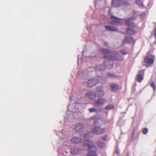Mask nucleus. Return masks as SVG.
Wrapping results in <instances>:
<instances>
[{"mask_svg": "<svg viewBox=\"0 0 156 156\" xmlns=\"http://www.w3.org/2000/svg\"><path fill=\"white\" fill-rule=\"evenodd\" d=\"M90 133H89L84 135V138L85 140L84 145L88 147V150L89 152L87 156H97L96 152L97 151V147L93 144V142L89 140Z\"/></svg>", "mask_w": 156, "mask_h": 156, "instance_id": "1", "label": "nucleus"}, {"mask_svg": "<svg viewBox=\"0 0 156 156\" xmlns=\"http://www.w3.org/2000/svg\"><path fill=\"white\" fill-rule=\"evenodd\" d=\"M100 51L101 53L105 54L104 55V58L106 60H109V62H104L103 64L105 67H107V68L109 69L112 68L113 67L114 65L113 62H112L109 64H108V63H109L110 62H111L112 61L116 60V58L115 56L111 55H106L112 53H114V52L108 49L104 48L101 49L100 50Z\"/></svg>", "mask_w": 156, "mask_h": 156, "instance_id": "2", "label": "nucleus"}, {"mask_svg": "<svg viewBox=\"0 0 156 156\" xmlns=\"http://www.w3.org/2000/svg\"><path fill=\"white\" fill-rule=\"evenodd\" d=\"M111 10H109V14L111 15V18L112 20L110 21V23L111 24H114L116 25H120L122 24V23L120 21V19L114 16L111 15L110 12Z\"/></svg>", "mask_w": 156, "mask_h": 156, "instance_id": "3", "label": "nucleus"}, {"mask_svg": "<svg viewBox=\"0 0 156 156\" xmlns=\"http://www.w3.org/2000/svg\"><path fill=\"white\" fill-rule=\"evenodd\" d=\"M105 132V128H102L98 126L92 128L91 129V133L97 135L103 134Z\"/></svg>", "mask_w": 156, "mask_h": 156, "instance_id": "4", "label": "nucleus"}, {"mask_svg": "<svg viewBox=\"0 0 156 156\" xmlns=\"http://www.w3.org/2000/svg\"><path fill=\"white\" fill-rule=\"evenodd\" d=\"M129 3L126 1H124L122 0H118L115 1L112 0V5L115 7H118L123 5H128Z\"/></svg>", "mask_w": 156, "mask_h": 156, "instance_id": "5", "label": "nucleus"}, {"mask_svg": "<svg viewBox=\"0 0 156 156\" xmlns=\"http://www.w3.org/2000/svg\"><path fill=\"white\" fill-rule=\"evenodd\" d=\"M98 82V80L97 79L92 78L89 80L87 83L88 86L91 87L96 85Z\"/></svg>", "mask_w": 156, "mask_h": 156, "instance_id": "6", "label": "nucleus"}, {"mask_svg": "<svg viewBox=\"0 0 156 156\" xmlns=\"http://www.w3.org/2000/svg\"><path fill=\"white\" fill-rule=\"evenodd\" d=\"M86 96L90 100H95L96 98V94L90 91H87Z\"/></svg>", "mask_w": 156, "mask_h": 156, "instance_id": "7", "label": "nucleus"}, {"mask_svg": "<svg viewBox=\"0 0 156 156\" xmlns=\"http://www.w3.org/2000/svg\"><path fill=\"white\" fill-rule=\"evenodd\" d=\"M155 60V57L154 56L152 55L150 57L146 56L144 58V61L145 62L149 64H152Z\"/></svg>", "mask_w": 156, "mask_h": 156, "instance_id": "8", "label": "nucleus"}, {"mask_svg": "<svg viewBox=\"0 0 156 156\" xmlns=\"http://www.w3.org/2000/svg\"><path fill=\"white\" fill-rule=\"evenodd\" d=\"M106 102V100L103 98H99L95 101V104L98 107H100L103 105Z\"/></svg>", "mask_w": 156, "mask_h": 156, "instance_id": "9", "label": "nucleus"}, {"mask_svg": "<svg viewBox=\"0 0 156 156\" xmlns=\"http://www.w3.org/2000/svg\"><path fill=\"white\" fill-rule=\"evenodd\" d=\"M84 128V125L82 123H78L75 126V129L78 133L82 131Z\"/></svg>", "mask_w": 156, "mask_h": 156, "instance_id": "10", "label": "nucleus"}, {"mask_svg": "<svg viewBox=\"0 0 156 156\" xmlns=\"http://www.w3.org/2000/svg\"><path fill=\"white\" fill-rule=\"evenodd\" d=\"M144 69L141 70L139 72L140 73L137 76V80L139 82H140L144 79Z\"/></svg>", "mask_w": 156, "mask_h": 156, "instance_id": "11", "label": "nucleus"}, {"mask_svg": "<svg viewBox=\"0 0 156 156\" xmlns=\"http://www.w3.org/2000/svg\"><path fill=\"white\" fill-rule=\"evenodd\" d=\"M110 87L111 90L113 92L116 91L119 89L118 85L116 83H111L110 85Z\"/></svg>", "mask_w": 156, "mask_h": 156, "instance_id": "12", "label": "nucleus"}, {"mask_svg": "<svg viewBox=\"0 0 156 156\" xmlns=\"http://www.w3.org/2000/svg\"><path fill=\"white\" fill-rule=\"evenodd\" d=\"M81 151V150L76 148H72L71 149L70 153L73 155L78 154Z\"/></svg>", "mask_w": 156, "mask_h": 156, "instance_id": "13", "label": "nucleus"}, {"mask_svg": "<svg viewBox=\"0 0 156 156\" xmlns=\"http://www.w3.org/2000/svg\"><path fill=\"white\" fill-rule=\"evenodd\" d=\"M130 28H133L135 27L134 23L130 20H127L125 23Z\"/></svg>", "mask_w": 156, "mask_h": 156, "instance_id": "14", "label": "nucleus"}, {"mask_svg": "<svg viewBox=\"0 0 156 156\" xmlns=\"http://www.w3.org/2000/svg\"><path fill=\"white\" fill-rule=\"evenodd\" d=\"M82 140L81 139L78 137H74L71 140V142L75 143H78L81 142Z\"/></svg>", "mask_w": 156, "mask_h": 156, "instance_id": "15", "label": "nucleus"}, {"mask_svg": "<svg viewBox=\"0 0 156 156\" xmlns=\"http://www.w3.org/2000/svg\"><path fill=\"white\" fill-rule=\"evenodd\" d=\"M105 28L106 30L109 31H117L118 30L117 28L111 26H106Z\"/></svg>", "mask_w": 156, "mask_h": 156, "instance_id": "16", "label": "nucleus"}, {"mask_svg": "<svg viewBox=\"0 0 156 156\" xmlns=\"http://www.w3.org/2000/svg\"><path fill=\"white\" fill-rule=\"evenodd\" d=\"M126 33L128 35H132L136 33L134 30L131 28H128L126 29Z\"/></svg>", "mask_w": 156, "mask_h": 156, "instance_id": "17", "label": "nucleus"}, {"mask_svg": "<svg viewBox=\"0 0 156 156\" xmlns=\"http://www.w3.org/2000/svg\"><path fill=\"white\" fill-rule=\"evenodd\" d=\"M96 91L97 92V94H98L99 97H103L104 96V93L103 90L101 89H100V90L97 89Z\"/></svg>", "mask_w": 156, "mask_h": 156, "instance_id": "18", "label": "nucleus"}, {"mask_svg": "<svg viewBox=\"0 0 156 156\" xmlns=\"http://www.w3.org/2000/svg\"><path fill=\"white\" fill-rule=\"evenodd\" d=\"M115 106L114 105L112 104H109L107 105L105 107V109L106 110H110L113 109L114 108Z\"/></svg>", "mask_w": 156, "mask_h": 156, "instance_id": "19", "label": "nucleus"}, {"mask_svg": "<svg viewBox=\"0 0 156 156\" xmlns=\"http://www.w3.org/2000/svg\"><path fill=\"white\" fill-rule=\"evenodd\" d=\"M97 145L100 148H103L105 146V143L101 142V141H98L97 143Z\"/></svg>", "mask_w": 156, "mask_h": 156, "instance_id": "20", "label": "nucleus"}, {"mask_svg": "<svg viewBox=\"0 0 156 156\" xmlns=\"http://www.w3.org/2000/svg\"><path fill=\"white\" fill-rule=\"evenodd\" d=\"M136 3L141 7H144V6L142 1L141 0H137L136 1Z\"/></svg>", "mask_w": 156, "mask_h": 156, "instance_id": "21", "label": "nucleus"}, {"mask_svg": "<svg viewBox=\"0 0 156 156\" xmlns=\"http://www.w3.org/2000/svg\"><path fill=\"white\" fill-rule=\"evenodd\" d=\"M107 75L110 78L112 79L116 77V75L112 73H107Z\"/></svg>", "mask_w": 156, "mask_h": 156, "instance_id": "22", "label": "nucleus"}, {"mask_svg": "<svg viewBox=\"0 0 156 156\" xmlns=\"http://www.w3.org/2000/svg\"><path fill=\"white\" fill-rule=\"evenodd\" d=\"M150 86L152 87H153L154 90H155V85L153 82H151L150 83Z\"/></svg>", "mask_w": 156, "mask_h": 156, "instance_id": "23", "label": "nucleus"}, {"mask_svg": "<svg viewBox=\"0 0 156 156\" xmlns=\"http://www.w3.org/2000/svg\"><path fill=\"white\" fill-rule=\"evenodd\" d=\"M89 111L90 112H96L97 111L96 109L94 108H89Z\"/></svg>", "mask_w": 156, "mask_h": 156, "instance_id": "24", "label": "nucleus"}, {"mask_svg": "<svg viewBox=\"0 0 156 156\" xmlns=\"http://www.w3.org/2000/svg\"><path fill=\"white\" fill-rule=\"evenodd\" d=\"M102 66H103L101 65H99L98 66H97L96 67V68L99 69L100 70H104V69L102 68Z\"/></svg>", "mask_w": 156, "mask_h": 156, "instance_id": "25", "label": "nucleus"}, {"mask_svg": "<svg viewBox=\"0 0 156 156\" xmlns=\"http://www.w3.org/2000/svg\"><path fill=\"white\" fill-rule=\"evenodd\" d=\"M148 132V129L147 128L144 129L143 131V133L144 134H146Z\"/></svg>", "mask_w": 156, "mask_h": 156, "instance_id": "26", "label": "nucleus"}, {"mask_svg": "<svg viewBox=\"0 0 156 156\" xmlns=\"http://www.w3.org/2000/svg\"><path fill=\"white\" fill-rule=\"evenodd\" d=\"M107 138V136L106 135H104L101 137V139L104 141L106 140Z\"/></svg>", "mask_w": 156, "mask_h": 156, "instance_id": "27", "label": "nucleus"}, {"mask_svg": "<svg viewBox=\"0 0 156 156\" xmlns=\"http://www.w3.org/2000/svg\"><path fill=\"white\" fill-rule=\"evenodd\" d=\"M128 42V38L127 37H126L122 42V44H123L124 43H127Z\"/></svg>", "mask_w": 156, "mask_h": 156, "instance_id": "28", "label": "nucleus"}, {"mask_svg": "<svg viewBox=\"0 0 156 156\" xmlns=\"http://www.w3.org/2000/svg\"><path fill=\"white\" fill-rule=\"evenodd\" d=\"M120 52L123 55L126 54L127 53L125 50H122L120 51Z\"/></svg>", "mask_w": 156, "mask_h": 156, "instance_id": "29", "label": "nucleus"}, {"mask_svg": "<svg viewBox=\"0 0 156 156\" xmlns=\"http://www.w3.org/2000/svg\"><path fill=\"white\" fill-rule=\"evenodd\" d=\"M98 123V120H96L94 122V124H95L97 123Z\"/></svg>", "mask_w": 156, "mask_h": 156, "instance_id": "30", "label": "nucleus"}, {"mask_svg": "<svg viewBox=\"0 0 156 156\" xmlns=\"http://www.w3.org/2000/svg\"><path fill=\"white\" fill-rule=\"evenodd\" d=\"M154 34L156 36V27L154 28Z\"/></svg>", "mask_w": 156, "mask_h": 156, "instance_id": "31", "label": "nucleus"}, {"mask_svg": "<svg viewBox=\"0 0 156 156\" xmlns=\"http://www.w3.org/2000/svg\"><path fill=\"white\" fill-rule=\"evenodd\" d=\"M135 129H134L133 131V134H132V136H133L134 134V133H135Z\"/></svg>", "mask_w": 156, "mask_h": 156, "instance_id": "32", "label": "nucleus"}, {"mask_svg": "<svg viewBox=\"0 0 156 156\" xmlns=\"http://www.w3.org/2000/svg\"><path fill=\"white\" fill-rule=\"evenodd\" d=\"M116 153H117V154L118 155L119 154V152H118V150H117L116 151Z\"/></svg>", "mask_w": 156, "mask_h": 156, "instance_id": "33", "label": "nucleus"}, {"mask_svg": "<svg viewBox=\"0 0 156 156\" xmlns=\"http://www.w3.org/2000/svg\"><path fill=\"white\" fill-rule=\"evenodd\" d=\"M129 38L130 39H131V40L133 39V38L132 37H129Z\"/></svg>", "mask_w": 156, "mask_h": 156, "instance_id": "34", "label": "nucleus"}, {"mask_svg": "<svg viewBox=\"0 0 156 156\" xmlns=\"http://www.w3.org/2000/svg\"><path fill=\"white\" fill-rule=\"evenodd\" d=\"M155 43L156 44V41H155Z\"/></svg>", "mask_w": 156, "mask_h": 156, "instance_id": "35", "label": "nucleus"}]
</instances>
